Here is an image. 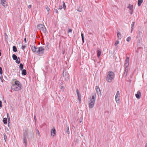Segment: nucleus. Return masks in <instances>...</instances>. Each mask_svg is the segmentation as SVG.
Segmentation results:
<instances>
[{"label":"nucleus","mask_w":147,"mask_h":147,"mask_svg":"<svg viewBox=\"0 0 147 147\" xmlns=\"http://www.w3.org/2000/svg\"><path fill=\"white\" fill-rule=\"evenodd\" d=\"M34 119L35 122H36L37 121V119H36V116L35 115H34Z\"/></svg>","instance_id":"obj_45"},{"label":"nucleus","mask_w":147,"mask_h":147,"mask_svg":"<svg viewBox=\"0 0 147 147\" xmlns=\"http://www.w3.org/2000/svg\"><path fill=\"white\" fill-rule=\"evenodd\" d=\"M23 68V65L22 63H20V69L22 70Z\"/></svg>","instance_id":"obj_28"},{"label":"nucleus","mask_w":147,"mask_h":147,"mask_svg":"<svg viewBox=\"0 0 147 147\" xmlns=\"http://www.w3.org/2000/svg\"><path fill=\"white\" fill-rule=\"evenodd\" d=\"M80 12H81L82 11V10H78Z\"/></svg>","instance_id":"obj_56"},{"label":"nucleus","mask_w":147,"mask_h":147,"mask_svg":"<svg viewBox=\"0 0 147 147\" xmlns=\"http://www.w3.org/2000/svg\"><path fill=\"white\" fill-rule=\"evenodd\" d=\"M81 36H82V42H83V43H84V35L82 33Z\"/></svg>","instance_id":"obj_29"},{"label":"nucleus","mask_w":147,"mask_h":147,"mask_svg":"<svg viewBox=\"0 0 147 147\" xmlns=\"http://www.w3.org/2000/svg\"><path fill=\"white\" fill-rule=\"evenodd\" d=\"M61 88L62 90L63 89H64V86H61Z\"/></svg>","instance_id":"obj_51"},{"label":"nucleus","mask_w":147,"mask_h":147,"mask_svg":"<svg viewBox=\"0 0 147 147\" xmlns=\"http://www.w3.org/2000/svg\"><path fill=\"white\" fill-rule=\"evenodd\" d=\"M46 9L47 10V11L48 13H49V12L50 11V8L48 7H46Z\"/></svg>","instance_id":"obj_34"},{"label":"nucleus","mask_w":147,"mask_h":147,"mask_svg":"<svg viewBox=\"0 0 147 147\" xmlns=\"http://www.w3.org/2000/svg\"><path fill=\"white\" fill-rule=\"evenodd\" d=\"M26 70L25 69H23L22 71V75H26Z\"/></svg>","instance_id":"obj_21"},{"label":"nucleus","mask_w":147,"mask_h":147,"mask_svg":"<svg viewBox=\"0 0 147 147\" xmlns=\"http://www.w3.org/2000/svg\"><path fill=\"white\" fill-rule=\"evenodd\" d=\"M97 52V57H99L101 54L100 49L99 48H98Z\"/></svg>","instance_id":"obj_17"},{"label":"nucleus","mask_w":147,"mask_h":147,"mask_svg":"<svg viewBox=\"0 0 147 147\" xmlns=\"http://www.w3.org/2000/svg\"><path fill=\"white\" fill-rule=\"evenodd\" d=\"M36 132L39 136H40V134L39 130L37 129H36Z\"/></svg>","instance_id":"obj_39"},{"label":"nucleus","mask_w":147,"mask_h":147,"mask_svg":"<svg viewBox=\"0 0 147 147\" xmlns=\"http://www.w3.org/2000/svg\"><path fill=\"white\" fill-rule=\"evenodd\" d=\"M0 79L1 80V82H3L4 80L3 79V78L2 77V75H1V76L0 75Z\"/></svg>","instance_id":"obj_38"},{"label":"nucleus","mask_w":147,"mask_h":147,"mask_svg":"<svg viewBox=\"0 0 147 147\" xmlns=\"http://www.w3.org/2000/svg\"><path fill=\"white\" fill-rule=\"evenodd\" d=\"M2 102L0 100V107H2Z\"/></svg>","instance_id":"obj_48"},{"label":"nucleus","mask_w":147,"mask_h":147,"mask_svg":"<svg viewBox=\"0 0 147 147\" xmlns=\"http://www.w3.org/2000/svg\"><path fill=\"white\" fill-rule=\"evenodd\" d=\"M12 58H13V59L14 60H16V59H17L18 58L16 56V55L14 54H13L12 55Z\"/></svg>","instance_id":"obj_24"},{"label":"nucleus","mask_w":147,"mask_h":147,"mask_svg":"<svg viewBox=\"0 0 147 147\" xmlns=\"http://www.w3.org/2000/svg\"><path fill=\"white\" fill-rule=\"evenodd\" d=\"M45 49L44 47L41 46L39 47L38 48L37 53L39 54L40 55H42L44 53Z\"/></svg>","instance_id":"obj_4"},{"label":"nucleus","mask_w":147,"mask_h":147,"mask_svg":"<svg viewBox=\"0 0 147 147\" xmlns=\"http://www.w3.org/2000/svg\"><path fill=\"white\" fill-rule=\"evenodd\" d=\"M7 117L8 119V122L10 121L9 115V113H7Z\"/></svg>","instance_id":"obj_40"},{"label":"nucleus","mask_w":147,"mask_h":147,"mask_svg":"<svg viewBox=\"0 0 147 147\" xmlns=\"http://www.w3.org/2000/svg\"><path fill=\"white\" fill-rule=\"evenodd\" d=\"M28 133L27 132V131H25L24 132L23 136L26 137H27L28 136Z\"/></svg>","instance_id":"obj_27"},{"label":"nucleus","mask_w":147,"mask_h":147,"mask_svg":"<svg viewBox=\"0 0 147 147\" xmlns=\"http://www.w3.org/2000/svg\"><path fill=\"white\" fill-rule=\"evenodd\" d=\"M24 42L26 43V38L24 39Z\"/></svg>","instance_id":"obj_52"},{"label":"nucleus","mask_w":147,"mask_h":147,"mask_svg":"<svg viewBox=\"0 0 147 147\" xmlns=\"http://www.w3.org/2000/svg\"><path fill=\"white\" fill-rule=\"evenodd\" d=\"M119 41L117 40L116 41L115 43V44H114V45L115 46H116L119 44Z\"/></svg>","instance_id":"obj_41"},{"label":"nucleus","mask_w":147,"mask_h":147,"mask_svg":"<svg viewBox=\"0 0 147 147\" xmlns=\"http://www.w3.org/2000/svg\"><path fill=\"white\" fill-rule=\"evenodd\" d=\"M54 12H55L56 13H58V11L57 9H54Z\"/></svg>","instance_id":"obj_44"},{"label":"nucleus","mask_w":147,"mask_h":147,"mask_svg":"<svg viewBox=\"0 0 147 147\" xmlns=\"http://www.w3.org/2000/svg\"><path fill=\"white\" fill-rule=\"evenodd\" d=\"M136 98L138 99H140L141 97V93L140 91H138L137 94H135Z\"/></svg>","instance_id":"obj_10"},{"label":"nucleus","mask_w":147,"mask_h":147,"mask_svg":"<svg viewBox=\"0 0 147 147\" xmlns=\"http://www.w3.org/2000/svg\"><path fill=\"white\" fill-rule=\"evenodd\" d=\"M5 142L6 141V139L7 138V136L5 134H3Z\"/></svg>","instance_id":"obj_33"},{"label":"nucleus","mask_w":147,"mask_h":147,"mask_svg":"<svg viewBox=\"0 0 147 147\" xmlns=\"http://www.w3.org/2000/svg\"><path fill=\"white\" fill-rule=\"evenodd\" d=\"M76 91L79 102L80 103L81 102V95L78 89L76 90Z\"/></svg>","instance_id":"obj_8"},{"label":"nucleus","mask_w":147,"mask_h":147,"mask_svg":"<svg viewBox=\"0 0 147 147\" xmlns=\"http://www.w3.org/2000/svg\"><path fill=\"white\" fill-rule=\"evenodd\" d=\"M115 77L114 74L112 71H109L108 72L106 80L109 82H111L113 80Z\"/></svg>","instance_id":"obj_2"},{"label":"nucleus","mask_w":147,"mask_h":147,"mask_svg":"<svg viewBox=\"0 0 147 147\" xmlns=\"http://www.w3.org/2000/svg\"><path fill=\"white\" fill-rule=\"evenodd\" d=\"M38 48L37 47L35 46H33L32 47V51L34 52H36L37 53V51L38 50Z\"/></svg>","instance_id":"obj_13"},{"label":"nucleus","mask_w":147,"mask_h":147,"mask_svg":"<svg viewBox=\"0 0 147 147\" xmlns=\"http://www.w3.org/2000/svg\"><path fill=\"white\" fill-rule=\"evenodd\" d=\"M145 147H147V144H146Z\"/></svg>","instance_id":"obj_55"},{"label":"nucleus","mask_w":147,"mask_h":147,"mask_svg":"<svg viewBox=\"0 0 147 147\" xmlns=\"http://www.w3.org/2000/svg\"><path fill=\"white\" fill-rule=\"evenodd\" d=\"M95 103L89 102V107L90 108H92L94 107Z\"/></svg>","instance_id":"obj_15"},{"label":"nucleus","mask_w":147,"mask_h":147,"mask_svg":"<svg viewBox=\"0 0 147 147\" xmlns=\"http://www.w3.org/2000/svg\"><path fill=\"white\" fill-rule=\"evenodd\" d=\"M48 46H49L48 43H46V49L47 50L49 49Z\"/></svg>","instance_id":"obj_37"},{"label":"nucleus","mask_w":147,"mask_h":147,"mask_svg":"<svg viewBox=\"0 0 147 147\" xmlns=\"http://www.w3.org/2000/svg\"><path fill=\"white\" fill-rule=\"evenodd\" d=\"M135 22H132L131 25V28H132L134 26V25L135 24Z\"/></svg>","instance_id":"obj_42"},{"label":"nucleus","mask_w":147,"mask_h":147,"mask_svg":"<svg viewBox=\"0 0 147 147\" xmlns=\"http://www.w3.org/2000/svg\"><path fill=\"white\" fill-rule=\"evenodd\" d=\"M16 62L18 64H19L20 61V59L19 57H18L16 60Z\"/></svg>","instance_id":"obj_26"},{"label":"nucleus","mask_w":147,"mask_h":147,"mask_svg":"<svg viewBox=\"0 0 147 147\" xmlns=\"http://www.w3.org/2000/svg\"><path fill=\"white\" fill-rule=\"evenodd\" d=\"M115 100L117 103H119L120 99V93L119 91H118L117 92L116 95H115Z\"/></svg>","instance_id":"obj_5"},{"label":"nucleus","mask_w":147,"mask_h":147,"mask_svg":"<svg viewBox=\"0 0 147 147\" xmlns=\"http://www.w3.org/2000/svg\"><path fill=\"white\" fill-rule=\"evenodd\" d=\"M1 2L2 5L4 7L7 6V2L5 0H1Z\"/></svg>","instance_id":"obj_14"},{"label":"nucleus","mask_w":147,"mask_h":147,"mask_svg":"<svg viewBox=\"0 0 147 147\" xmlns=\"http://www.w3.org/2000/svg\"><path fill=\"white\" fill-rule=\"evenodd\" d=\"M130 40H131V38L129 37H128L127 38V40L128 42Z\"/></svg>","instance_id":"obj_43"},{"label":"nucleus","mask_w":147,"mask_h":147,"mask_svg":"<svg viewBox=\"0 0 147 147\" xmlns=\"http://www.w3.org/2000/svg\"><path fill=\"white\" fill-rule=\"evenodd\" d=\"M128 67H126L125 66V70L124 72H128Z\"/></svg>","instance_id":"obj_30"},{"label":"nucleus","mask_w":147,"mask_h":147,"mask_svg":"<svg viewBox=\"0 0 147 147\" xmlns=\"http://www.w3.org/2000/svg\"><path fill=\"white\" fill-rule=\"evenodd\" d=\"M3 122L5 124H6L7 123V119L6 118H4L3 119Z\"/></svg>","instance_id":"obj_22"},{"label":"nucleus","mask_w":147,"mask_h":147,"mask_svg":"<svg viewBox=\"0 0 147 147\" xmlns=\"http://www.w3.org/2000/svg\"><path fill=\"white\" fill-rule=\"evenodd\" d=\"M143 2V0H138V6H140L142 3Z\"/></svg>","instance_id":"obj_19"},{"label":"nucleus","mask_w":147,"mask_h":147,"mask_svg":"<svg viewBox=\"0 0 147 147\" xmlns=\"http://www.w3.org/2000/svg\"><path fill=\"white\" fill-rule=\"evenodd\" d=\"M26 47V46H24V45H22V49L24 50V49L25 48V47Z\"/></svg>","instance_id":"obj_47"},{"label":"nucleus","mask_w":147,"mask_h":147,"mask_svg":"<svg viewBox=\"0 0 147 147\" xmlns=\"http://www.w3.org/2000/svg\"><path fill=\"white\" fill-rule=\"evenodd\" d=\"M63 9H65L66 8V6L65 2L64 1H63Z\"/></svg>","instance_id":"obj_31"},{"label":"nucleus","mask_w":147,"mask_h":147,"mask_svg":"<svg viewBox=\"0 0 147 147\" xmlns=\"http://www.w3.org/2000/svg\"><path fill=\"white\" fill-rule=\"evenodd\" d=\"M69 74L65 70H64L63 72L62 79L66 82H67L69 79Z\"/></svg>","instance_id":"obj_3"},{"label":"nucleus","mask_w":147,"mask_h":147,"mask_svg":"<svg viewBox=\"0 0 147 147\" xmlns=\"http://www.w3.org/2000/svg\"><path fill=\"white\" fill-rule=\"evenodd\" d=\"M96 91L98 93H99V92H100V88H99V87H98V86H96Z\"/></svg>","instance_id":"obj_25"},{"label":"nucleus","mask_w":147,"mask_h":147,"mask_svg":"<svg viewBox=\"0 0 147 147\" xmlns=\"http://www.w3.org/2000/svg\"><path fill=\"white\" fill-rule=\"evenodd\" d=\"M117 33L118 38L121 39V36L120 32L119 31L117 30Z\"/></svg>","instance_id":"obj_18"},{"label":"nucleus","mask_w":147,"mask_h":147,"mask_svg":"<svg viewBox=\"0 0 147 147\" xmlns=\"http://www.w3.org/2000/svg\"><path fill=\"white\" fill-rule=\"evenodd\" d=\"M22 88V84L18 80L16 81L15 82V84H13L11 87V89L14 91H18Z\"/></svg>","instance_id":"obj_1"},{"label":"nucleus","mask_w":147,"mask_h":147,"mask_svg":"<svg viewBox=\"0 0 147 147\" xmlns=\"http://www.w3.org/2000/svg\"><path fill=\"white\" fill-rule=\"evenodd\" d=\"M96 98V94L95 93L92 94V97L90 98L89 102L95 103Z\"/></svg>","instance_id":"obj_6"},{"label":"nucleus","mask_w":147,"mask_h":147,"mask_svg":"<svg viewBox=\"0 0 147 147\" xmlns=\"http://www.w3.org/2000/svg\"><path fill=\"white\" fill-rule=\"evenodd\" d=\"M133 30V28H132L131 29V33H132V32Z\"/></svg>","instance_id":"obj_53"},{"label":"nucleus","mask_w":147,"mask_h":147,"mask_svg":"<svg viewBox=\"0 0 147 147\" xmlns=\"http://www.w3.org/2000/svg\"><path fill=\"white\" fill-rule=\"evenodd\" d=\"M127 72H124L123 74V76L124 77H126L127 75Z\"/></svg>","instance_id":"obj_36"},{"label":"nucleus","mask_w":147,"mask_h":147,"mask_svg":"<svg viewBox=\"0 0 147 147\" xmlns=\"http://www.w3.org/2000/svg\"><path fill=\"white\" fill-rule=\"evenodd\" d=\"M41 32H43L44 33L47 34L48 32L46 28H40Z\"/></svg>","instance_id":"obj_12"},{"label":"nucleus","mask_w":147,"mask_h":147,"mask_svg":"<svg viewBox=\"0 0 147 147\" xmlns=\"http://www.w3.org/2000/svg\"><path fill=\"white\" fill-rule=\"evenodd\" d=\"M127 8L129 9V12L130 14H132L133 12V5L129 4L128 5Z\"/></svg>","instance_id":"obj_7"},{"label":"nucleus","mask_w":147,"mask_h":147,"mask_svg":"<svg viewBox=\"0 0 147 147\" xmlns=\"http://www.w3.org/2000/svg\"><path fill=\"white\" fill-rule=\"evenodd\" d=\"M31 5H28V8H29V9H30L31 8Z\"/></svg>","instance_id":"obj_49"},{"label":"nucleus","mask_w":147,"mask_h":147,"mask_svg":"<svg viewBox=\"0 0 147 147\" xmlns=\"http://www.w3.org/2000/svg\"><path fill=\"white\" fill-rule=\"evenodd\" d=\"M72 29H69L68 30V32H72Z\"/></svg>","instance_id":"obj_46"},{"label":"nucleus","mask_w":147,"mask_h":147,"mask_svg":"<svg viewBox=\"0 0 147 147\" xmlns=\"http://www.w3.org/2000/svg\"><path fill=\"white\" fill-rule=\"evenodd\" d=\"M26 138V137L23 136V143L25 144V147H26L27 145Z\"/></svg>","instance_id":"obj_11"},{"label":"nucleus","mask_w":147,"mask_h":147,"mask_svg":"<svg viewBox=\"0 0 147 147\" xmlns=\"http://www.w3.org/2000/svg\"><path fill=\"white\" fill-rule=\"evenodd\" d=\"M129 64V57H127L125 61V66L128 67Z\"/></svg>","instance_id":"obj_9"},{"label":"nucleus","mask_w":147,"mask_h":147,"mask_svg":"<svg viewBox=\"0 0 147 147\" xmlns=\"http://www.w3.org/2000/svg\"><path fill=\"white\" fill-rule=\"evenodd\" d=\"M67 131H66L67 133L68 134H69V127L68 126L67 127Z\"/></svg>","instance_id":"obj_32"},{"label":"nucleus","mask_w":147,"mask_h":147,"mask_svg":"<svg viewBox=\"0 0 147 147\" xmlns=\"http://www.w3.org/2000/svg\"><path fill=\"white\" fill-rule=\"evenodd\" d=\"M13 51L14 52H16L17 51V48L15 46H13Z\"/></svg>","instance_id":"obj_23"},{"label":"nucleus","mask_w":147,"mask_h":147,"mask_svg":"<svg viewBox=\"0 0 147 147\" xmlns=\"http://www.w3.org/2000/svg\"><path fill=\"white\" fill-rule=\"evenodd\" d=\"M3 73V70L2 67H0V75H2Z\"/></svg>","instance_id":"obj_35"},{"label":"nucleus","mask_w":147,"mask_h":147,"mask_svg":"<svg viewBox=\"0 0 147 147\" xmlns=\"http://www.w3.org/2000/svg\"><path fill=\"white\" fill-rule=\"evenodd\" d=\"M56 131L55 128H53L51 130V135L54 136L55 135Z\"/></svg>","instance_id":"obj_16"},{"label":"nucleus","mask_w":147,"mask_h":147,"mask_svg":"<svg viewBox=\"0 0 147 147\" xmlns=\"http://www.w3.org/2000/svg\"><path fill=\"white\" fill-rule=\"evenodd\" d=\"M37 28H45L44 25L40 24L37 26Z\"/></svg>","instance_id":"obj_20"},{"label":"nucleus","mask_w":147,"mask_h":147,"mask_svg":"<svg viewBox=\"0 0 147 147\" xmlns=\"http://www.w3.org/2000/svg\"><path fill=\"white\" fill-rule=\"evenodd\" d=\"M1 50H0V56L1 55Z\"/></svg>","instance_id":"obj_54"},{"label":"nucleus","mask_w":147,"mask_h":147,"mask_svg":"<svg viewBox=\"0 0 147 147\" xmlns=\"http://www.w3.org/2000/svg\"><path fill=\"white\" fill-rule=\"evenodd\" d=\"M62 8V6H59V9H61Z\"/></svg>","instance_id":"obj_50"}]
</instances>
